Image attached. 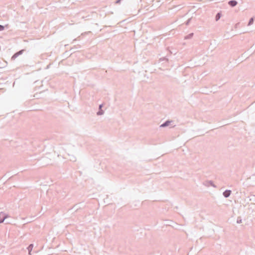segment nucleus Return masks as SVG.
<instances>
[{
    "instance_id": "1",
    "label": "nucleus",
    "mask_w": 255,
    "mask_h": 255,
    "mask_svg": "<svg viewBox=\"0 0 255 255\" xmlns=\"http://www.w3.org/2000/svg\"><path fill=\"white\" fill-rule=\"evenodd\" d=\"M229 4L232 6H234L237 4V2L235 0H231L229 2Z\"/></svg>"
},
{
    "instance_id": "2",
    "label": "nucleus",
    "mask_w": 255,
    "mask_h": 255,
    "mask_svg": "<svg viewBox=\"0 0 255 255\" xmlns=\"http://www.w3.org/2000/svg\"><path fill=\"white\" fill-rule=\"evenodd\" d=\"M230 193H231L230 190H226L224 192V195L225 197H228V196H230Z\"/></svg>"
},
{
    "instance_id": "3",
    "label": "nucleus",
    "mask_w": 255,
    "mask_h": 255,
    "mask_svg": "<svg viewBox=\"0 0 255 255\" xmlns=\"http://www.w3.org/2000/svg\"><path fill=\"white\" fill-rule=\"evenodd\" d=\"M32 248H33V245L31 244L29 246L28 249L29 250V254H30V252L32 251Z\"/></svg>"
},
{
    "instance_id": "4",
    "label": "nucleus",
    "mask_w": 255,
    "mask_h": 255,
    "mask_svg": "<svg viewBox=\"0 0 255 255\" xmlns=\"http://www.w3.org/2000/svg\"><path fill=\"white\" fill-rule=\"evenodd\" d=\"M168 125V122H166L165 123L161 125V127H164Z\"/></svg>"
},
{
    "instance_id": "5",
    "label": "nucleus",
    "mask_w": 255,
    "mask_h": 255,
    "mask_svg": "<svg viewBox=\"0 0 255 255\" xmlns=\"http://www.w3.org/2000/svg\"><path fill=\"white\" fill-rule=\"evenodd\" d=\"M220 13H218L216 16V20H218V19H220Z\"/></svg>"
},
{
    "instance_id": "6",
    "label": "nucleus",
    "mask_w": 255,
    "mask_h": 255,
    "mask_svg": "<svg viewBox=\"0 0 255 255\" xmlns=\"http://www.w3.org/2000/svg\"><path fill=\"white\" fill-rule=\"evenodd\" d=\"M253 21H254V19H253V18H252L249 21V24L250 25V24H252Z\"/></svg>"
},
{
    "instance_id": "7",
    "label": "nucleus",
    "mask_w": 255,
    "mask_h": 255,
    "mask_svg": "<svg viewBox=\"0 0 255 255\" xmlns=\"http://www.w3.org/2000/svg\"><path fill=\"white\" fill-rule=\"evenodd\" d=\"M4 26L0 25V31H2L4 29Z\"/></svg>"
}]
</instances>
